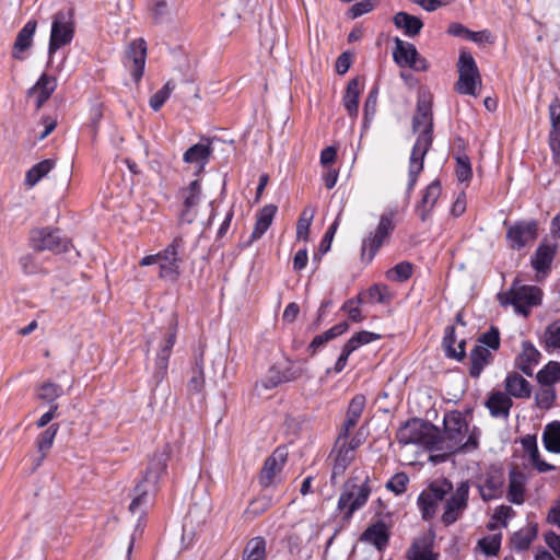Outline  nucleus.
Masks as SVG:
<instances>
[{
    "label": "nucleus",
    "mask_w": 560,
    "mask_h": 560,
    "mask_svg": "<svg viewBox=\"0 0 560 560\" xmlns=\"http://www.w3.org/2000/svg\"><path fill=\"white\" fill-rule=\"evenodd\" d=\"M412 129L415 132H419L416 143L413 144L410 160H409V172H408V185L407 194L410 195L413 189L419 174L423 170V161L427 152L432 145V110L431 102L424 96H420L417 103V113L413 116Z\"/></svg>",
    "instance_id": "obj_1"
},
{
    "label": "nucleus",
    "mask_w": 560,
    "mask_h": 560,
    "mask_svg": "<svg viewBox=\"0 0 560 560\" xmlns=\"http://www.w3.org/2000/svg\"><path fill=\"white\" fill-rule=\"evenodd\" d=\"M501 305H512L517 314L527 317L533 307L541 304L542 291L536 285L520 284L515 281L511 288L498 295Z\"/></svg>",
    "instance_id": "obj_2"
},
{
    "label": "nucleus",
    "mask_w": 560,
    "mask_h": 560,
    "mask_svg": "<svg viewBox=\"0 0 560 560\" xmlns=\"http://www.w3.org/2000/svg\"><path fill=\"white\" fill-rule=\"evenodd\" d=\"M468 432V424L458 411H453L444 417L445 439L451 442L450 448L453 451H469L478 446V436L475 432L469 433L467 440L465 435Z\"/></svg>",
    "instance_id": "obj_3"
},
{
    "label": "nucleus",
    "mask_w": 560,
    "mask_h": 560,
    "mask_svg": "<svg viewBox=\"0 0 560 560\" xmlns=\"http://www.w3.org/2000/svg\"><path fill=\"white\" fill-rule=\"evenodd\" d=\"M453 490V483L445 479H436L429 483L419 494L417 504L424 521H431L436 512L441 502Z\"/></svg>",
    "instance_id": "obj_4"
},
{
    "label": "nucleus",
    "mask_w": 560,
    "mask_h": 560,
    "mask_svg": "<svg viewBox=\"0 0 560 560\" xmlns=\"http://www.w3.org/2000/svg\"><path fill=\"white\" fill-rule=\"evenodd\" d=\"M478 345L474 347L470 352V376L477 378L480 376L482 370L491 362V350H498L500 347L499 330L492 327L489 331L481 335L478 339Z\"/></svg>",
    "instance_id": "obj_5"
},
{
    "label": "nucleus",
    "mask_w": 560,
    "mask_h": 560,
    "mask_svg": "<svg viewBox=\"0 0 560 560\" xmlns=\"http://www.w3.org/2000/svg\"><path fill=\"white\" fill-rule=\"evenodd\" d=\"M458 81L455 90L459 94L477 96L481 89V77L471 54L463 50L458 58Z\"/></svg>",
    "instance_id": "obj_6"
},
{
    "label": "nucleus",
    "mask_w": 560,
    "mask_h": 560,
    "mask_svg": "<svg viewBox=\"0 0 560 560\" xmlns=\"http://www.w3.org/2000/svg\"><path fill=\"white\" fill-rule=\"evenodd\" d=\"M74 28V19L71 10H60L52 15L48 44L49 56H52L61 47L72 42Z\"/></svg>",
    "instance_id": "obj_7"
},
{
    "label": "nucleus",
    "mask_w": 560,
    "mask_h": 560,
    "mask_svg": "<svg viewBox=\"0 0 560 560\" xmlns=\"http://www.w3.org/2000/svg\"><path fill=\"white\" fill-rule=\"evenodd\" d=\"M396 436L405 445L421 444L433 448L436 444V428L420 419H412L399 428Z\"/></svg>",
    "instance_id": "obj_8"
},
{
    "label": "nucleus",
    "mask_w": 560,
    "mask_h": 560,
    "mask_svg": "<svg viewBox=\"0 0 560 560\" xmlns=\"http://www.w3.org/2000/svg\"><path fill=\"white\" fill-rule=\"evenodd\" d=\"M395 211L384 213L380 218L378 225L374 234L369 235L362 243V259L371 261L383 243L395 229Z\"/></svg>",
    "instance_id": "obj_9"
},
{
    "label": "nucleus",
    "mask_w": 560,
    "mask_h": 560,
    "mask_svg": "<svg viewBox=\"0 0 560 560\" xmlns=\"http://www.w3.org/2000/svg\"><path fill=\"white\" fill-rule=\"evenodd\" d=\"M469 485L467 481L460 482L448 498L444 499V510L441 515V522L450 526L457 522L468 505Z\"/></svg>",
    "instance_id": "obj_10"
},
{
    "label": "nucleus",
    "mask_w": 560,
    "mask_h": 560,
    "mask_svg": "<svg viewBox=\"0 0 560 560\" xmlns=\"http://www.w3.org/2000/svg\"><path fill=\"white\" fill-rule=\"evenodd\" d=\"M31 246L37 252L51 250L54 253L66 252L69 242L62 238L58 230L49 228L35 229L31 232Z\"/></svg>",
    "instance_id": "obj_11"
},
{
    "label": "nucleus",
    "mask_w": 560,
    "mask_h": 560,
    "mask_svg": "<svg viewBox=\"0 0 560 560\" xmlns=\"http://www.w3.org/2000/svg\"><path fill=\"white\" fill-rule=\"evenodd\" d=\"M393 57L395 62L400 67H409L417 71L428 69L427 60L419 55L416 46L400 38H395Z\"/></svg>",
    "instance_id": "obj_12"
},
{
    "label": "nucleus",
    "mask_w": 560,
    "mask_h": 560,
    "mask_svg": "<svg viewBox=\"0 0 560 560\" xmlns=\"http://www.w3.org/2000/svg\"><path fill=\"white\" fill-rule=\"evenodd\" d=\"M182 241L175 238L163 252L159 253L160 278L168 281H175L179 275L178 248Z\"/></svg>",
    "instance_id": "obj_13"
},
{
    "label": "nucleus",
    "mask_w": 560,
    "mask_h": 560,
    "mask_svg": "<svg viewBox=\"0 0 560 560\" xmlns=\"http://www.w3.org/2000/svg\"><path fill=\"white\" fill-rule=\"evenodd\" d=\"M288 459V452L284 447H277L264 463L259 475V483L264 488L273 486Z\"/></svg>",
    "instance_id": "obj_14"
},
{
    "label": "nucleus",
    "mask_w": 560,
    "mask_h": 560,
    "mask_svg": "<svg viewBox=\"0 0 560 560\" xmlns=\"http://www.w3.org/2000/svg\"><path fill=\"white\" fill-rule=\"evenodd\" d=\"M536 237L537 223L535 221L518 222L511 225L506 233L510 247L517 250L534 242Z\"/></svg>",
    "instance_id": "obj_15"
},
{
    "label": "nucleus",
    "mask_w": 560,
    "mask_h": 560,
    "mask_svg": "<svg viewBox=\"0 0 560 560\" xmlns=\"http://www.w3.org/2000/svg\"><path fill=\"white\" fill-rule=\"evenodd\" d=\"M504 477L500 470L486 471L478 479V490L483 501H490L502 495Z\"/></svg>",
    "instance_id": "obj_16"
},
{
    "label": "nucleus",
    "mask_w": 560,
    "mask_h": 560,
    "mask_svg": "<svg viewBox=\"0 0 560 560\" xmlns=\"http://www.w3.org/2000/svg\"><path fill=\"white\" fill-rule=\"evenodd\" d=\"M147 56V44L144 39L138 38L130 43L126 50V66L130 67L129 62H132L131 75L136 82H138L142 75L145 66Z\"/></svg>",
    "instance_id": "obj_17"
},
{
    "label": "nucleus",
    "mask_w": 560,
    "mask_h": 560,
    "mask_svg": "<svg viewBox=\"0 0 560 560\" xmlns=\"http://www.w3.org/2000/svg\"><path fill=\"white\" fill-rule=\"evenodd\" d=\"M201 196V187L199 180H194L190 185L182 190L184 199V208L180 212V221L191 223L197 218V206Z\"/></svg>",
    "instance_id": "obj_18"
},
{
    "label": "nucleus",
    "mask_w": 560,
    "mask_h": 560,
    "mask_svg": "<svg viewBox=\"0 0 560 560\" xmlns=\"http://www.w3.org/2000/svg\"><path fill=\"white\" fill-rule=\"evenodd\" d=\"M176 342V329L170 328L160 345V349L155 361V373L154 377L158 382H161L167 371L168 359L172 353V349Z\"/></svg>",
    "instance_id": "obj_19"
},
{
    "label": "nucleus",
    "mask_w": 560,
    "mask_h": 560,
    "mask_svg": "<svg viewBox=\"0 0 560 560\" xmlns=\"http://www.w3.org/2000/svg\"><path fill=\"white\" fill-rule=\"evenodd\" d=\"M168 459V451L164 448L153 454L149 460L142 481L150 485V488H156V483L162 475L166 471V463Z\"/></svg>",
    "instance_id": "obj_20"
},
{
    "label": "nucleus",
    "mask_w": 560,
    "mask_h": 560,
    "mask_svg": "<svg viewBox=\"0 0 560 560\" xmlns=\"http://www.w3.org/2000/svg\"><path fill=\"white\" fill-rule=\"evenodd\" d=\"M441 185L439 180L432 182L424 190L421 200L416 206V212L422 222H425L440 198Z\"/></svg>",
    "instance_id": "obj_21"
},
{
    "label": "nucleus",
    "mask_w": 560,
    "mask_h": 560,
    "mask_svg": "<svg viewBox=\"0 0 560 560\" xmlns=\"http://www.w3.org/2000/svg\"><path fill=\"white\" fill-rule=\"evenodd\" d=\"M211 155V141L209 139H205L188 148L184 153L183 160L185 163L195 164L199 171H202Z\"/></svg>",
    "instance_id": "obj_22"
},
{
    "label": "nucleus",
    "mask_w": 560,
    "mask_h": 560,
    "mask_svg": "<svg viewBox=\"0 0 560 560\" xmlns=\"http://www.w3.org/2000/svg\"><path fill=\"white\" fill-rule=\"evenodd\" d=\"M37 28V22L35 20H30L22 30L18 33L15 38L12 57L18 60H22V54L31 49L33 46V37Z\"/></svg>",
    "instance_id": "obj_23"
},
{
    "label": "nucleus",
    "mask_w": 560,
    "mask_h": 560,
    "mask_svg": "<svg viewBox=\"0 0 560 560\" xmlns=\"http://www.w3.org/2000/svg\"><path fill=\"white\" fill-rule=\"evenodd\" d=\"M408 560H438V553L433 552V538L428 535L415 539L407 551Z\"/></svg>",
    "instance_id": "obj_24"
},
{
    "label": "nucleus",
    "mask_w": 560,
    "mask_h": 560,
    "mask_svg": "<svg viewBox=\"0 0 560 560\" xmlns=\"http://www.w3.org/2000/svg\"><path fill=\"white\" fill-rule=\"evenodd\" d=\"M56 88V79L43 73L36 84L28 90L27 95L36 97V108L39 109L51 96Z\"/></svg>",
    "instance_id": "obj_25"
},
{
    "label": "nucleus",
    "mask_w": 560,
    "mask_h": 560,
    "mask_svg": "<svg viewBox=\"0 0 560 560\" xmlns=\"http://www.w3.org/2000/svg\"><path fill=\"white\" fill-rule=\"evenodd\" d=\"M366 399L365 396L362 394L355 395L347 410L346 420L341 427V440L343 439V435L347 436L351 429H353L357 424L359 419L362 416V412L365 408Z\"/></svg>",
    "instance_id": "obj_26"
},
{
    "label": "nucleus",
    "mask_w": 560,
    "mask_h": 560,
    "mask_svg": "<svg viewBox=\"0 0 560 560\" xmlns=\"http://www.w3.org/2000/svg\"><path fill=\"white\" fill-rule=\"evenodd\" d=\"M363 90V81L360 78H354L349 81L345 95L343 105L348 114L352 117H357L359 112V97Z\"/></svg>",
    "instance_id": "obj_27"
},
{
    "label": "nucleus",
    "mask_w": 560,
    "mask_h": 560,
    "mask_svg": "<svg viewBox=\"0 0 560 560\" xmlns=\"http://www.w3.org/2000/svg\"><path fill=\"white\" fill-rule=\"evenodd\" d=\"M300 375V371L293 370L291 366H288L283 370H280L278 366H272L268 371L266 381H262L261 384L265 388L271 389L282 383L294 381Z\"/></svg>",
    "instance_id": "obj_28"
},
{
    "label": "nucleus",
    "mask_w": 560,
    "mask_h": 560,
    "mask_svg": "<svg viewBox=\"0 0 560 560\" xmlns=\"http://www.w3.org/2000/svg\"><path fill=\"white\" fill-rule=\"evenodd\" d=\"M486 405L492 417L506 419L513 402L510 396L502 392H495L491 394Z\"/></svg>",
    "instance_id": "obj_29"
},
{
    "label": "nucleus",
    "mask_w": 560,
    "mask_h": 560,
    "mask_svg": "<svg viewBox=\"0 0 560 560\" xmlns=\"http://www.w3.org/2000/svg\"><path fill=\"white\" fill-rule=\"evenodd\" d=\"M540 359V352L528 341L522 343V352L517 358V366L528 375H533V365L537 364Z\"/></svg>",
    "instance_id": "obj_30"
},
{
    "label": "nucleus",
    "mask_w": 560,
    "mask_h": 560,
    "mask_svg": "<svg viewBox=\"0 0 560 560\" xmlns=\"http://www.w3.org/2000/svg\"><path fill=\"white\" fill-rule=\"evenodd\" d=\"M277 209L275 205H267L259 211L250 235V242L259 240L265 234L272 223Z\"/></svg>",
    "instance_id": "obj_31"
},
{
    "label": "nucleus",
    "mask_w": 560,
    "mask_h": 560,
    "mask_svg": "<svg viewBox=\"0 0 560 560\" xmlns=\"http://www.w3.org/2000/svg\"><path fill=\"white\" fill-rule=\"evenodd\" d=\"M525 497V476L516 470L509 475L508 500L514 504H522Z\"/></svg>",
    "instance_id": "obj_32"
},
{
    "label": "nucleus",
    "mask_w": 560,
    "mask_h": 560,
    "mask_svg": "<svg viewBox=\"0 0 560 560\" xmlns=\"http://www.w3.org/2000/svg\"><path fill=\"white\" fill-rule=\"evenodd\" d=\"M505 389L510 396L516 398H528L532 393L530 384L517 373H512L506 376Z\"/></svg>",
    "instance_id": "obj_33"
},
{
    "label": "nucleus",
    "mask_w": 560,
    "mask_h": 560,
    "mask_svg": "<svg viewBox=\"0 0 560 560\" xmlns=\"http://www.w3.org/2000/svg\"><path fill=\"white\" fill-rule=\"evenodd\" d=\"M353 446L337 444V454L332 467L331 479L342 476L348 466L354 459Z\"/></svg>",
    "instance_id": "obj_34"
},
{
    "label": "nucleus",
    "mask_w": 560,
    "mask_h": 560,
    "mask_svg": "<svg viewBox=\"0 0 560 560\" xmlns=\"http://www.w3.org/2000/svg\"><path fill=\"white\" fill-rule=\"evenodd\" d=\"M393 22L396 27L404 30L405 34L410 37L418 35L423 26L419 18L406 12L396 13Z\"/></svg>",
    "instance_id": "obj_35"
},
{
    "label": "nucleus",
    "mask_w": 560,
    "mask_h": 560,
    "mask_svg": "<svg viewBox=\"0 0 560 560\" xmlns=\"http://www.w3.org/2000/svg\"><path fill=\"white\" fill-rule=\"evenodd\" d=\"M58 429V424H52L38 435L36 444L37 450L40 453V456L36 460V467H38L46 458L48 452L50 451L54 444V440L56 438Z\"/></svg>",
    "instance_id": "obj_36"
},
{
    "label": "nucleus",
    "mask_w": 560,
    "mask_h": 560,
    "mask_svg": "<svg viewBox=\"0 0 560 560\" xmlns=\"http://www.w3.org/2000/svg\"><path fill=\"white\" fill-rule=\"evenodd\" d=\"M55 163V160L47 159L32 166L26 173L25 184L30 187L35 186L43 177H45L54 168Z\"/></svg>",
    "instance_id": "obj_37"
},
{
    "label": "nucleus",
    "mask_w": 560,
    "mask_h": 560,
    "mask_svg": "<svg viewBox=\"0 0 560 560\" xmlns=\"http://www.w3.org/2000/svg\"><path fill=\"white\" fill-rule=\"evenodd\" d=\"M155 488H150V485L144 481L139 482L133 490V498L129 505V511L132 514H142L141 508L148 503V497Z\"/></svg>",
    "instance_id": "obj_38"
},
{
    "label": "nucleus",
    "mask_w": 560,
    "mask_h": 560,
    "mask_svg": "<svg viewBox=\"0 0 560 560\" xmlns=\"http://www.w3.org/2000/svg\"><path fill=\"white\" fill-rule=\"evenodd\" d=\"M542 345L546 351H560V318L550 323L542 335Z\"/></svg>",
    "instance_id": "obj_39"
},
{
    "label": "nucleus",
    "mask_w": 560,
    "mask_h": 560,
    "mask_svg": "<svg viewBox=\"0 0 560 560\" xmlns=\"http://www.w3.org/2000/svg\"><path fill=\"white\" fill-rule=\"evenodd\" d=\"M556 253V247L550 245H540L534 257L532 258V265L534 269L537 271H546L549 269L553 256Z\"/></svg>",
    "instance_id": "obj_40"
},
{
    "label": "nucleus",
    "mask_w": 560,
    "mask_h": 560,
    "mask_svg": "<svg viewBox=\"0 0 560 560\" xmlns=\"http://www.w3.org/2000/svg\"><path fill=\"white\" fill-rule=\"evenodd\" d=\"M523 447L529 455L530 462L540 472H547L553 469V466L541 460L536 443V439L534 436H527L523 440Z\"/></svg>",
    "instance_id": "obj_41"
},
{
    "label": "nucleus",
    "mask_w": 560,
    "mask_h": 560,
    "mask_svg": "<svg viewBox=\"0 0 560 560\" xmlns=\"http://www.w3.org/2000/svg\"><path fill=\"white\" fill-rule=\"evenodd\" d=\"M542 442L547 451L560 453V422L553 421L546 425Z\"/></svg>",
    "instance_id": "obj_42"
},
{
    "label": "nucleus",
    "mask_w": 560,
    "mask_h": 560,
    "mask_svg": "<svg viewBox=\"0 0 560 560\" xmlns=\"http://www.w3.org/2000/svg\"><path fill=\"white\" fill-rule=\"evenodd\" d=\"M536 536V526H527L513 534L511 544L515 550L524 551L529 548Z\"/></svg>",
    "instance_id": "obj_43"
},
{
    "label": "nucleus",
    "mask_w": 560,
    "mask_h": 560,
    "mask_svg": "<svg viewBox=\"0 0 560 560\" xmlns=\"http://www.w3.org/2000/svg\"><path fill=\"white\" fill-rule=\"evenodd\" d=\"M369 478L365 477L364 481L361 485L355 483V490H354V499L350 503L349 509L346 511V518H350L354 511L362 508L371 493V489L369 487Z\"/></svg>",
    "instance_id": "obj_44"
},
{
    "label": "nucleus",
    "mask_w": 560,
    "mask_h": 560,
    "mask_svg": "<svg viewBox=\"0 0 560 560\" xmlns=\"http://www.w3.org/2000/svg\"><path fill=\"white\" fill-rule=\"evenodd\" d=\"M363 538L377 547V549H382L388 541L387 529L384 524L377 523L370 526L363 533Z\"/></svg>",
    "instance_id": "obj_45"
},
{
    "label": "nucleus",
    "mask_w": 560,
    "mask_h": 560,
    "mask_svg": "<svg viewBox=\"0 0 560 560\" xmlns=\"http://www.w3.org/2000/svg\"><path fill=\"white\" fill-rule=\"evenodd\" d=\"M348 328H349V325L347 322H342V323H339V324L332 326L325 332L315 336L314 339L312 340V342L310 343V348L315 351L317 348L324 346L329 340H332L334 338L346 332L348 330Z\"/></svg>",
    "instance_id": "obj_46"
},
{
    "label": "nucleus",
    "mask_w": 560,
    "mask_h": 560,
    "mask_svg": "<svg viewBox=\"0 0 560 560\" xmlns=\"http://www.w3.org/2000/svg\"><path fill=\"white\" fill-rule=\"evenodd\" d=\"M537 380L541 385L551 386L560 381V362L550 361L537 373Z\"/></svg>",
    "instance_id": "obj_47"
},
{
    "label": "nucleus",
    "mask_w": 560,
    "mask_h": 560,
    "mask_svg": "<svg viewBox=\"0 0 560 560\" xmlns=\"http://www.w3.org/2000/svg\"><path fill=\"white\" fill-rule=\"evenodd\" d=\"M266 555V541L256 537L250 539L244 551H243V560H262Z\"/></svg>",
    "instance_id": "obj_48"
},
{
    "label": "nucleus",
    "mask_w": 560,
    "mask_h": 560,
    "mask_svg": "<svg viewBox=\"0 0 560 560\" xmlns=\"http://www.w3.org/2000/svg\"><path fill=\"white\" fill-rule=\"evenodd\" d=\"M187 387L190 394H200L205 387V375L201 358L196 361V364L191 370V376L188 381Z\"/></svg>",
    "instance_id": "obj_49"
},
{
    "label": "nucleus",
    "mask_w": 560,
    "mask_h": 560,
    "mask_svg": "<svg viewBox=\"0 0 560 560\" xmlns=\"http://www.w3.org/2000/svg\"><path fill=\"white\" fill-rule=\"evenodd\" d=\"M63 390L60 385L46 382L37 389V397L40 400L52 402L62 395Z\"/></svg>",
    "instance_id": "obj_50"
},
{
    "label": "nucleus",
    "mask_w": 560,
    "mask_h": 560,
    "mask_svg": "<svg viewBox=\"0 0 560 560\" xmlns=\"http://www.w3.org/2000/svg\"><path fill=\"white\" fill-rule=\"evenodd\" d=\"M315 215V208L307 207L303 210L296 224V236L299 238H307L311 223Z\"/></svg>",
    "instance_id": "obj_51"
},
{
    "label": "nucleus",
    "mask_w": 560,
    "mask_h": 560,
    "mask_svg": "<svg viewBox=\"0 0 560 560\" xmlns=\"http://www.w3.org/2000/svg\"><path fill=\"white\" fill-rule=\"evenodd\" d=\"M515 515L514 510L509 505H500L494 510L492 521L488 524V528L493 530L498 527V524L501 526H506V521L512 518Z\"/></svg>",
    "instance_id": "obj_52"
},
{
    "label": "nucleus",
    "mask_w": 560,
    "mask_h": 560,
    "mask_svg": "<svg viewBox=\"0 0 560 560\" xmlns=\"http://www.w3.org/2000/svg\"><path fill=\"white\" fill-rule=\"evenodd\" d=\"M412 275V265L407 261H401L386 272L387 279L392 281H405Z\"/></svg>",
    "instance_id": "obj_53"
},
{
    "label": "nucleus",
    "mask_w": 560,
    "mask_h": 560,
    "mask_svg": "<svg viewBox=\"0 0 560 560\" xmlns=\"http://www.w3.org/2000/svg\"><path fill=\"white\" fill-rule=\"evenodd\" d=\"M272 504L271 498L268 495H261L253 500L247 510L246 515L250 516L252 518L257 517L258 515L262 514L265 511H267Z\"/></svg>",
    "instance_id": "obj_54"
},
{
    "label": "nucleus",
    "mask_w": 560,
    "mask_h": 560,
    "mask_svg": "<svg viewBox=\"0 0 560 560\" xmlns=\"http://www.w3.org/2000/svg\"><path fill=\"white\" fill-rule=\"evenodd\" d=\"M408 483V475L406 472H397L387 481L386 489L399 495L407 490Z\"/></svg>",
    "instance_id": "obj_55"
},
{
    "label": "nucleus",
    "mask_w": 560,
    "mask_h": 560,
    "mask_svg": "<svg viewBox=\"0 0 560 560\" xmlns=\"http://www.w3.org/2000/svg\"><path fill=\"white\" fill-rule=\"evenodd\" d=\"M361 302L362 300L361 296L359 295L357 298L346 301L341 306V311L346 312L349 316V319L354 323H360L364 319L359 307Z\"/></svg>",
    "instance_id": "obj_56"
},
{
    "label": "nucleus",
    "mask_w": 560,
    "mask_h": 560,
    "mask_svg": "<svg viewBox=\"0 0 560 560\" xmlns=\"http://www.w3.org/2000/svg\"><path fill=\"white\" fill-rule=\"evenodd\" d=\"M380 338V335L377 334H374V332H371V331H366V330H362L358 334H355L354 336H352L347 342L346 345L352 349V351H354L355 349H358L359 347L363 346V345H368L374 340H377Z\"/></svg>",
    "instance_id": "obj_57"
},
{
    "label": "nucleus",
    "mask_w": 560,
    "mask_h": 560,
    "mask_svg": "<svg viewBox=\"0 0 560 560\" xmlns=\"http://www.w3.org/2000/svg\"><path fill=\"white\" fill-rule=\"evenodd\" d=\"M173 90L174 84L172 82H167L161 90L154 93L150 98V106L152 109L155 112L159 110L170 97Z\"/></svg>",
    "instance_id": "obj_58"
},
{
    "label": "nucleus",
    "mask_w": 560,
    "mask_h": 560,
    "mask_svg": "<svg viewBox=\"0 0 560 560\" xmlns=\"http://www.w3.org/2000/svg\"><path fill=\"white\" fill-rule=\"evenodd\" d=\"M354 490H355V483L353 479H350L347 481L343 486L342 492L338 500V509L340 511H347L349 509L350 503L354 499Z\"/></svg>",
    "instance_id": "obj_59"
},
{
    "label": "nucleus",
    "mask_w": 560,
    "mask_h": 560,
    "mask_svg": "<svg viewBox=\"0 0 560 560\" xmlns=\"http://www.w3.org/2000/svg\"><path fill=\"white\" fill-rule=\"evenodd\" d=\"M501 535H491L478 541V546L487 556H495L500 549Z\"/></svg>",
    "instance_id": "obj_60"
},
{
    "label": "nucleus",
    "mask_w": 560,
    "mask_h": 560,
    "mask_svg": "<svg viewBox=\"0 0 560 560\" xmlns=\"http://www.w3.org/2000/svg\"><path fill=\"white\" fill-rule=\"evenodd\" d=\"M377 98H378V88L374 86L364 103V120L365 122L369 119H372L376 113V106H377Z\"/></svg>",
    "instance_id": "obj_61"
},
{
    "label": "nucleus",
    "mask_w": 560,
    "mask_h": 560,
    "mask_svg": "<svg viewBox=\"0 0 560 560\" xmlns=\"http://www.w3.org/2000/svg\"><path fill=\"white\" fill-rule=\"evenodd\" d=\"M456 176L458 180L466 182L471 177V166L467 156H458L456 159Z\"/></svg>",
    "instance_id": "obj_62"
},
{
    "label": "nucleus",
    "mask_w": 560,
    "mask_h": 560,
    "mask_svg": "<svg viewBox=\"0 0 560 560\" xmlns=\"http://www.w3.org/2000/svg\"><path fill=\"white\" fill-rule=\"evenodd\" d=\"M549 117L551 121V129H560V100L553 98L549 105Z\"/></svg>",
    "instance_id": "obj_63"
},
{
    "label": "nucleus",
    "mask_w": 560,
    "mask_h": 560,
    "mask_svg": "<svg viewBox=\"0 0 560 560\" xmlns=\"http://www.w3.org/2000/svg\"><path fill=\"white\" fill-rule=\"evenodd\" d=\"M549 143L556 161L560 159V129H551Z\"/></svg>",
    "instance_id": "obj_64"
}]
</instances>
